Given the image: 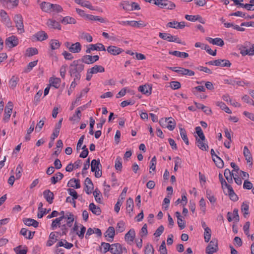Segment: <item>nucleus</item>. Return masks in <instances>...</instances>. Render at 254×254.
Returning <instances> with one entry per match:
<instances>
[{"instance_id":"nucleus-26","label":"nucleus","mask_w":254,"mask_h":254,"mask_svg":"<svg viewBox=\"0 0 254 254\" xmlns=\"http://www.w3.org/2000/svg\"><path fill=\"white\" fill-rule=\"evenodd\" d=\"M81 50V45L79 42L71 44L69 51L72 53H79Z\"/></svg>"},{"instance_id":"nucleus-24","label":"nucleus","mask_w":254,"mask_h":254,"mask_svg":"<svg viewBox=\"0 0 254 254\" xmlns=\"http://www.w3.org/2000/svg\"><path fill=\"white\" fill-rule=\"evenodd\" d=\"M177 73L182 75H188L190 76L194 75L193 71L182 67H179V70L177 71Z\"/></svg>"},{"instance_id":"nucleus-13","label":"nucleus","mask_w":254,"mask_h":254,"mask_svg":"<svg viewBox=\"0 0 254 254\" xmlns=\"http://www.w3.org/2000/svg\"><path fill=\"white\" fill-rule=\"evenodd\" d=\"M135 237V232L133 229H131L125 235V241L129 244H131L134 241Z\"/></svg>"},{"instance_id":"nucleus-49","label":"nucleus","mask_w":254,"mask_h":254,"mask_svg":"<svg viewBox=\"0 0 254 254\" xmlns=\"http://www.w3.org/2000/svg\"><path fill=\"white\" fill-rule=\"evenodd\" d=\"M249 206L248 203L247 202H243L241 206V211L243 213L245 217H246L247 215L249 214Z\"/></svg>"},{"instance_id":"nucleus-19","label":"nucleus","mask_w":254,"mask_h":254,"mask_svg":"<svg viewBox=\"0 0 254 254\" xmlns=\"http://www.w3.org/2000/svg\"><path fill=\"white\" fill-rule=\"evenodd\" d=\"M3 5L8 8H13L17 6L19 3L18 0H3Z\"/></svg>"},{"instance_id":"nucleus-45","label":"nucleus","mask_w":254,"mask_h":254,"mask_svg":"<svg viewBox=\"0 0 254 254\" xmlns=\"http://www.w3.org/2000/svg\"><path fill=\"white\" fill-rule=\"evenodd\" d=\"M50 84L56 88H58L60 86L61 80L59 78H51L50 80Z\"/></svg>"},{"instance_id":"nucleus-29","label":"nucleus","mask_w":254,"mask_h":254,"mask_svg":"<svg viewBox=\"0 0 254 254\" xmlns=\"http://www.w3.org/2000/svg\"><path fill=\"white\" fill-rule=\"evenodd\" d=\"M226 194H228L230 199L233 201H237L238 199L237 195L235 194L233 188L231 186H228L227 189V191L225 192Z\"/></svg>"},{"instance_id":"nucleus-25","label":"nucleus","mask_w":254,"mask_h":254,"mask_svg":"<svg viewBox=\"0 0 254 254\" xmlns=\"http://www.w3.org/2000/svg\"><path fill=\"white\" fill-rule=\"evenodd\" d=\"M33 37L39 41L45 40L48 38L47 34L44 31H40L37 32L33 35Z\"/></svg>"},{"instance_id":"nucleus-40","label":"nucleus","mask_w":254,"mask_h":254,"mask_svg":"<svg viewBox=\"0 0 254 254\" xmlns=\"http://www.w3.org/2000/svg\"><path fill=\"white\" fill-rule=\"evenodd\" d=\"M82 62V64L84 63L87 64H93V60L91 55H86L83 56L81 59H80Z\"/></svg>"},{"instance_id":"nucleus-46","label":"nucleus","mask_w":254,"mask_h":254,"mask_svg":"<svg viewBox=\"0 0 254 254\" xmlns=\"http://www.w3.org/2000/svg\"><path fill=\"white\" fill-rule=\"evenodd\" d=\"M133 208V200L131 198H129L127 200V211L129 213L132 211Z\"/></svg>"},{"instance_id":"nucleus-23","label":"nucleus","mask_w":254,"mask_h":254,"mask_svg":"<svg viewBox=\"0 0 254 254\" xmlns=\"http://www.w3.org/2000/svg\"><path fill=\"white\" fill-rule=\"evenodd\" d=\"M241 53L243 56L246 55H254V45H252L251 47L249 48L245 46L241 50Z\"/></svg>"},{"instance_id":"nucleus-55","label":"nucleus","mask_w":254,"mask_h":254,"mask_svg":"<svg viewBox=\"0 0 254 254\" xmlns=\"http://www.w3.org/2000/svg\"><path fill=\"white\" fill-rule=\"evenodd\" d=\"M75 2L78 4H79L82 6L87 7L88 8H91V5L88 1L82 0H75Z\"/></svg>"},{"instance_id":"nucleus-63","label":"nucleus","mask_w":254,"mask_h":254,"mask_svg":"<svg viewBox=\"0 0 254 254\" xmlns=\"http://www.w3.org/2000/svg\"><path fill=\"white\" fill-rule=\"evenodd\" d=\"M21 246H18L14 249V250L16 254H26L27 250L26 248L21 249Z\"/></svg>"},{"instance_id":"nucleus-12","label":"nucleus","mask_w":254,"mask_h":254,"mask_svg":"<svg viewBox=\"0 0 254 254\" xmlns=\"http://www.w3.org/2000/svg\"><path fill=\"white\" fill-rule=\"evenodd\" d=\"M185 22L184 21L178 22L176 21H173L168 22L167 24V27L175 28L176 29H183L185 27Z\"/></svg>"},{"instance_id":"nucleus-53","label":"nucleus","mask_w":254,"mask_h":254,"mask_svg":"<svg viewBox=\"0 0 254 254\" xmlns=\"http://www.w3.org/2000/svg\"><path fill=\"white\" fill-rule=\"evenodd\" d=\"M115 167L117 171H121L122 169V158L118 156L115 160Z\"/></svg>"},{"instance_id":"nucleus-14","label":"nucleus","mask_w":254,"mask_h":254,"mask_svg":"<svg viewBox=\"0 0 254 254\" xmlns=\"http://www.w3.org/2000/svg\"><path fill=\"white\" fill-rule=\"evenodd\" d=\"M105 237L107 238V240L110 242L113 241L115 236V229L113 227H109L105 233Z\"/></svg>"},{"instance_id":"nucleus-62","label":"nucleus","mask_w":254,"mask_h":254,"mask_svg":"<svg viewBox=\"0 0 254 254\" xmlns=\"http://www.w3.org/2000/svg\"><path fill=\"white\" fill-rule=\"evenodd\" d=\"M22 171V166L21 165V164H18L15 170L16 179H19L21 177V173Z\"/></svg>"},{"instance_id":"nucleus-47","label":"nucleus","mask_w":254,"mask_h":254,"mask_svg":"<svg viewBox=\"0 0 254 254\" xmlns=\"http://www.w3.org/2000/svg\"><path fill=\"white\" fill-rule=\"evenodd\" d=\"M196 140L197 141V146L199 149L202 150H206L208 148V145L203 142L204 140L198 139L197 137L196 138Z\"/></svg>"},{"instance_id":"nucleus-4","label":"nucleus","mask_w":254,"mask_h":254,"mask_svg":"<svg viewBox=\"0 0 254 254\" xmlns=\"http://www.w3.org/2000/svg\"><path fill=\"white\" fill-rule=\"evenodd\" d=\"M13 20L15 23V26L19 33L24 32L23 18L21 15L16 14L13 17Z\"/></svg>"},{"instance_id":"nucleus-54","label":"nucleus","mask_w":254,"mask_h":254,"mask_svg":"<svg viewBox=\"0 0 254 254\" xmlns=\"http://www.w3.org/2000/svg\"><path fill=\"white\" fill-rule=\"evenodd\" d=\"M63 8L62 7L58 4H53L52 6H51V13L52 12H55V13H59L63 11Z\"/></svg>"},{"instance_id":"nucleus-6","label":"nucleus","mask_w":254,"mask_h":254,"mask_svg":"<svg viewBox=\"0 0 254 254\" xmlns=\"http://www.w3.org/2000/svg\"><path fill=\"white\" fill-rule=\"evenodd\" d=\"M218 250V241L216 239H212L206 247L205 252L207 254H213Z\"/></svg>"},{"instance_id":"nucleus-27","label":"nucleus","mask_w":254,"mask_h":254,"mask_svg":"<svg viewBox=\"0 0 254 254\" xmlns=\"http://www.w3.org/2000/svg\"><path fill=\"white\" fill-rule=\"evenodd\" d=\"M23 222L25 225L28 226H32L35 228H37L39 224L38 222L36 220L31 218H23Z\"/></svg>"},{"instance_id":"nucleus-36","label":"nucleus","mask_w":254,"mask_h":254,"mask_svg":"<svg viewBox=\"0 0 254 254\" xmlns=\"http://www.w3.org/2000/svg\"><path fill=\"white\" fill-rule=\"evenodd\" d=\"M65 219H67L66 225L69 227H71L74 221L73 214L69 212H66L65 214Z\"/></svg>"},{"instance_id":"nucleus-28","label":"nucleus","mask_w":254,"mask_h":254,"mask_svg":"<svg viewBox=\"0 0 254 254\" xmlns=\"http://www.w3.org/2000/svg\"><path fill=\"white\" fill-rule=\"evenodd\" d=\"M52 6V3H51L48 2L43 1L40 4V8L44 12L47 13H51V6Z\"/></svg>"},{"instance_id":"nucleus-7","label":"nucleus","mask_w":254,"mask_h":254,"mask_svg":"<svg viewBox=\"0 0 254 254\" xmlns=\"http://www.w3.org/2000/svg\"><path fill=\"white\" fill-rule=\"evenodd\" d=\"M0 16L1 21L8 28L12 27V23L7 13L4 10H1L0 11Z\"/></svg>"},{"instance_id":"nucleus-30","label":"nucleus","mask_w":254,"mask_h":254,"mask_svg":"<svg viewBox=\"0 0 254 254\" xmlns=\"http://www.w3.org/2000/svg\"><path fill=\"white\" fill-rule=\"evenodd\" d=\"M224 175L228 183H232L233 182V178L234 177V174L233 171L231 172L229 169H226L224 171Z\"/></svg>"},{"instance_id":"nucleus-57","label":"nucleus","mask_w":254,"mask_h":254,"mask_svg":"<svg viewBox=\"0 0 254 254\" xmlns=\"http://www.w3.org/2000/svg\"><path fill=\"white\" fill-rule=\"evenodd\" d=\"M120 5L125 10H130V4L128 1L123 0L120 3Z\"/></svg>"},{"instance_id":"nucleus-50","label":"nucleus","mask_w":254,"mask_h":254,"mask_svg":"<svg viewBox=\"0 0 254 254\" xmlns=\"http://www.w3.org/2000/svg\"><path fill=\"white\" fill-rule=\"evenodd\" d=\"M18 81L19 78L18 77L12 76L9 82V87L12 89L14 88L16 86Z\"/></svg>"},{"instance_id":"nucleus-37","label":"nucleus","mask_w":254,"mask_h":254,"mask_svg":"<svg viewBox=\"0 0 254 254\" xmlns=\"http://www.w3.org/2000/svg\"><path fill=\"white\" fill-rule=\"evenodd\" d=\"M185 18L189 21L194 22L195 21H199L200 22L203 23V19L202 17L198 15H186Z\"/></svg>"},{"instance_id":"nucleus-10","label":"nucleus","mask_w":254,"mask_h":254,"mask_svg":"<svg viewBox=\"0 0 254 254\" xmlns=\"http://www.w3.org/2000/svg\"><path fill=\"white\" fill-rule=\"evenodd\" d=\"M5 43L9 48H13L18 44V39L16 37L11 36L6 39Z\"/></svg>"},{"instance_id":"nucleus-21","label":"nucleus","mask_w":254,"mask_h":254,"mask_svg":"<svg viewBox=\"0 0 254 254\" xmlns=\"http://www.w3.org/2000/svg\"><path fill=\"white\" fill-rule=\"evenodd\" d=\"M138 91L142 94L149 95L151 93L152 87L149 85H144L139 86Z\"/></svg>"},{"instance_id":"nucleus-17","label":"nucleus","mask_w":254,"mask_h":254,"mask_svg":"<svg viewBox=\"0 0 254 254\" xmlns=\"http://www.w3.org/2000/svg\"><path fill=\"white\" fill-rule=\"evenodd\" d=\"M85 188L84 190L86 193L88 194H91L93 189V185L90 179L86 178L85 180Z\"/></svg>"},{"instance_id":"nucleus-35","label":"nucleus","mask_w":254,"mask_h":254,"mask_svg":"<svg viewBox=\"0 0 254 254\" xmlns=\"http://www.w3.org/2000/svg\"><path fill=\"white\" fill-rule=\"evenodd\" d=\"M216 66L222 67H230L231 65L230 62L227 60H216Z\"/></svg>"},{"instance_id":"nucleus-9","label":"nucleus","mask_w":254,"mask_h":254,"mask_svg":"<svg viewBox=\"0 0 254 254\" xmlns=\"http://www.w3.org/2000/svg\"><path fill=\"white\" fill-rule=\"evenodd\" d=\"M167 122L168 123V125L166 127L170 130H173L176 127V122L174 119L172 118H166L165 119H161L159 123L161 126H163V122Z\"/></svg>"},{"instance_id":"nucleus-60","label":"nucleus","mask_w":254,"mask_h":254,"mask_svg":"<svg viewBox=\"0 0 254 254\" xmlns=\"http://www.w3.org/2000/svg\"><path fill=\"white\" fill-rule=\"evenodd\" d=\"M211 230L210 229L204 230V239L205 242L208 243L211 238Z\"/></svg>"},{"instance_id":"nucleus-20","label":"nucleus","mask_w":254,"mask_h":254,"mask_svg":"<svg viewBox=\"0 0 254 254\" xmlns=\"http://www.w3.org/2000/svg\"><path fill=\"white\" fill-rule=\"evenodd\" d=\"M43 195L46 200L50 203L51 204L53 202L54 195L53 192L49 190H46L43 191Z\"/></svg>"},{"instance_id":"nucleus-64","label":"nucleus","mask_w":254,"mask_h":254,"mask_svg":"<svg viewBox=\"0 0 254 254\" xmlns=\"http://www.w3.org/2000/svg\"><path fill=\"white\" fill-rule=\"evenodd\" d=\"M116 230L120 233L123 232L125 230V223L123 221H120L117 223Z\"/></svg>"},{"instance_id":"nucleus-34","label":"nucleus","mask_w":254,"mask_h":254,"mask_svg":"<svg viewBox=\"0 0 254 254\" xmlns=\"http://www.w3.org/2000/svg\"><path fill=\"white\" fill-rule=\"evenodd\" d=\"M57 240V239L55 235V232H51L49 235V239L47 242L46 246L47 247L52 246Z\"/></svg>"},{"instance_id":"nucleus-16","label":"nucleus","mask_w":254,"mask_h":254,"mask_svg":"<svg viewBox=\"0 0 254 254\" xmlns=\"http://www.w3.org/2000/svg\"><path fill=\"white\" fill-rule=\"evenodd\" d=\"M244 155L245 157L246 160H247L248 163H250V165L252 167L253 166V157L252 155L249 150L247 146H245L244 147Z\"/></svg>"},{"instance_id":"nucleus-61","label":"nucleus","mask_w":254,"mask_h":254,"mask_svg":"<svg viewBox=\"0 0 254 254\" xmlns=\"http://www.w3.org/2000/svg\"><path fill=\"white\" fill-rule=\"evenodd\" d=\"M195 131L199 137V139H200L202 140H204L205 138L201 128L200 127H195Z\"/></svg>"},{"instance_id":"nucleus-22","label":"nucleus","mask_w":254,"mask_h":254,"mask_svg":"<svg viewBox=\"0 0 254 254\" xmlns=\"http://www.w3.org/2000/svg\"><path fill=\"white\" fill-rule=\"evenodd\" d=\"M206 40L211 44L220 47L223 46L224 45L223 40L220 38H216L213 39L210 37H207Z\"/></svg>"},{"instance_id":"nucleus-3","label":"nucleus","mask_w":254,"mask_h":254,"mask_svg":"<svg viewBox=\"0 0 254 254\" xmlns=\"http://www.w3.org/2000/svg\"><path fill=\"white\" fill-rule=\"evenodd\" d=\"M159 36L160 38L168 42H174L177 43L185 45V43L181 42V39L176 36H172L170 34L166 33H159Z\"/></svg>"},{"instance_id":"nucleus-48","label":"nucleus","mask_w":254,"mask_h":254,"mask_svg":"<svg viewBox=\"0 0 254 254\" xmlns=\"http://www.w3.org/2000/svg\"><path fill=\"white\" fill-rule=\"evenodd\" d=\"M38 53V50L36 48H28L26 50L25 55L28 57L37 55Z\"/></svg>"},{"instance_id":"nucleus-58","label":"nucleus","mask_w":254,"mask_h":254,"mask_svg":"<svg viewBox=\"0 0 254 254\" xmlns=\"http://www.w3.org/2000/svg\"><path fill=\"white\" fill-rule=\"evenodd\" d=\"M146 25L143 21H135L131 20V26L134 27L140 28L141 27H145Z\"/></svg>"},{"instance_id":"nucleus-41","label":"nucleus","mask_w":254,"mask_h":254,"mask_svg":"<svg viewBox=\"0 0 254 254\" xmlns=\"http://www.w3.org/2000/svg\"><path fill=\"white\" fill-rule=\"evenodd\" d=\"M61 22L63 24L66 25L67 24H75L76 21L75 18L72 17L65 16L63 18Z\"/></svg>"},{"instance_id":"nucleus-56","label":"nucleus","mask_w":254,"mask_h":254,"mask_svg":"<svg viewBox=\"0 0 254 254\" xmlns=\"http://www.w3.org/2000/svg\"><path fill=\"white\" fill-rule=\"evenodd\" d=\"M37 63L38 61H34L30 62L27 65L26 68L24 69V71L26 73L30 72L32 69L33 67L37 64Z\"/></svg>"},{"instance_id":"nucleus-32","label":"nucleus","mask_w":254,"mask_h":254,"mask_svg":"<svg viewBox=\"0 0 254 254\" xmlns=\"http://www.w3.org/2000/svg\"><path fill=\"white\" fill-rule=\"evenodd\" d=\"M67 186L76 189H79L80 188V181L78 179H71L68 181Z\"/></svg>"},{"instance_id":"nucleus-39","label":"nucleus","mask_w":254,"mask_h":254,"mask_svg":"<svg viewBox=\"0 0 254 254\" xmlns=\"http://www.w3.org/2000/svg\"><path fill=\"white\" fill-rule=\"evenodd\" d=\"M64 177V175L61 172L57 173L54 176L51 178V182L52 184H56L61 180Z\"/></svg>"},{"instance_id":"nucleus-11","label":"nucleus","mask_w":254,"mask_h":254,"mask_svg":"<svg viewBox=\"0 0 254 254\" xmlns=\"http://www.w3.org/2000/svg\"><path fill=\"white\" fill-rule=\"evenodd\" d=\"M46 24L48 28L50 29H61V26L60 23L57 21L56 20L54 19H49L47 20Z\"/></svg>"},{"instance_id":"nucleus-42","label":"nucleus","mask_w":254,"mask_h":254,"mask_svg":"<svg viewBox=\"0 0 254 254\" xmlns=\"http://www.w3.org/2000/svg\"><path fill=\"white\" fill-rule=\"evenodd\" d=\"M181 136L187 145L189 144V141L188 138L186 130L182 127H179Z\"/></svg>"},{"instance_id":"nucleus-59","label":"nucleus","mask_w":254,"mask_h":254,"mask_svg":"<svg viewBox=\"0 0 254 254\" xmlns=\"http://www.w3.org/2000/svg\"><path fill=\"white\" fill-rule=\"evenodd\" d=\"M93 195L95 197V199L96 201L98 203L101 202V192L100 191L96 189L93 192Z\"/></svg>"},{"instance_id":"nucleus-18","label":"nucleus","mask_w":254,"mask_h":254,"mask_svg":"<svg viewBox=\"0 0 254 254\" xmlns=\"http://www.w3.org/2000/svg\"><path fill=\"white\" fill-rule=\"evenodd\" d=\"M107 51L113 55H118L123 51L122 49L114 46H109L107 49Z\"/></svg>"},{"instance_id":"nucleus-1","label":"nucleus","mask_w":254,"mask_h":254,"mask_svg":"<svg viewBox=\"0 0 254 254\" xmlns=\"http://www.w3.org/2000/svg\"><path fill=\"white\" fill-rule=\"evenodd\" d=\"M84 69V64L80 60H74L69 65V73L71 77L79 81L81 76V73Z\"/></svg>"},{"instance_id":"nucleus-33","label":"nucleus","mask_w":254,"mask_h":254,"mask_svg":"<svg viewBox=\"0 0 254 254\" xmlns=\"http://www.w3.org/2000/svg\"><path fill=\"white\" fill-rule=\"evenodd\" d=\"M89 70L93 74H96L98 72H104L105 71L104 67L100 65H95L93 67L89 68Z\"/></svg>"},{"instance_id":"nucleus-15","label":"nucleus","mask_w":254,"mask_h":254,"mask_svg":"<svg viewBox=\"0 0 254 254\" xmlns=\"http://www.w3.org/2000/svg\"><path fill=\"white\" fill-rule=\"evenodd\" d=\"M110 252L112 254H122V247L119 243L112 244Z\"/></svg>"},{"instance_id":"nucleus-38","label":"nucleus","mask_w":254,"mask_h":254,"mask_svg":"<svg viewBox=\"0 0 254 254\" xmlns=\"http://www.w3.org/2000/svg\"><path fill=\"white\" fill-rule=\"evenodd\" d=\"M169 54L179 58H187L189 57L188 53L186 52H181L178 51H169Z\"/></svg>"},{"instance_id":"nucleus-8","label":"nucleus","mask_w":254,"mask_h":254,"mask_svg":"<svg viewBox=\"0 0 254 254\" xmlns=\"http://www.w3.org/2000/svg\"><path fill=\"white\" fill-rule=\"evenodd\" d=\"M105 51V46L102 43H97L96 44H90L87 46V49L86 50L87 54H90L92 51Z\"/></svg>"},{"instance_id":"nucleus-44","label":"nucleus","mask_w":254,"mask_h":254,"mask_svg":"<svg viewBox=\"0 0 254 254\" xmlns=\"http://www.w3.org/2000/svg\"><path fill=\"white\" fill-rule=\"evenodd\" d=\"M61 45V43L58 40L53 39L50 42V47L53 50L59 49Z\"/></svg>"},{"instance_id":"nucleus-5","label":"nucleus","mask_w":254,"mask_h":254,"mask_svg":"<svg viewBox=\"0 0 254 254\" xmlns=\"http://www.w3.org/2000/svg\"><path fill=\"white\" fill-rule=\"evenodd\" d=\"M13 107V103L11 101H9L5 107L4 116L2 119L3 122L7 123L9 121L12 113Z\"/></svg>"},{"instance_id":"nucleus-43","label":"nucleus","mask_w":254,"mask_h":254,"mask_svg":"<svg viewBox=\"0 0 254 254\" xmlns=\"http://www.w3.org/2000/svg\"><path fill=\"white\" fill-rule=\"evenodd\" d=\"M175 3L168 0H164L163 8L167 9H173L175 7Z\"/></svg>"},{"instance_id":"nucleus-51","label":"nucleus","mask_w":254,"mask_h":254,"mask_svg":"<svg viewBox=\"0 0 254 254\" xmlns=\"http://www.w3.org/2000/svg\"><path fill=\"white\" fill-rule=\"evenodd\" d=\"M215 157H213V160L215 163L216 165L219 168H222L224 166L223 160L217 155H215Z\"/></svg>"},{"instance_id":"nucleus-31","label":"nucleus","mask_w":254,"mask_h":254,"mask_svg":"<svg viewBox=\"0 0 254 254\" xmlns=\"http://www.w3.org/2000/svg\"><path fill=\"white\" fill-rule=\"evenodd\" d=\"M89 209L93 214L96 215H99L101 213L100 208L96 206L94 203H91L89 204Z\"/></svg>"},{"instance_id":"nucleus-52","label":"nucleus","mask_w":254,"mask_h":254,"mask_svg":"<svg viewBox=\"0 0 254 254\" xmlns=\"http://www.w3.org/2000/svg\"><path fill=\"white\" fill-rule=\"evenodd\" d=\"M250 227V222H247L243 227V230L244 233L248 236V237H250L251 239L253 240V235H250L249 234V229Z\"/></svg>"},{"instance_id":"nucleus-2","label":"nucleus","mask_w":254,"mask_h":254,"mask_svg":"<svg viewBox=\"0 0 254 254\" xmlns=\"http://www.w3.org/2000/svg\"><path fill=\"white\" fill-rule=\"evenodd\" d=\"M100 166H101L99 160L93 159L91 163V169L92 172H95V176L96 178H100L102 176V171L100 170Z\"/></svg>"}]
</instances>
